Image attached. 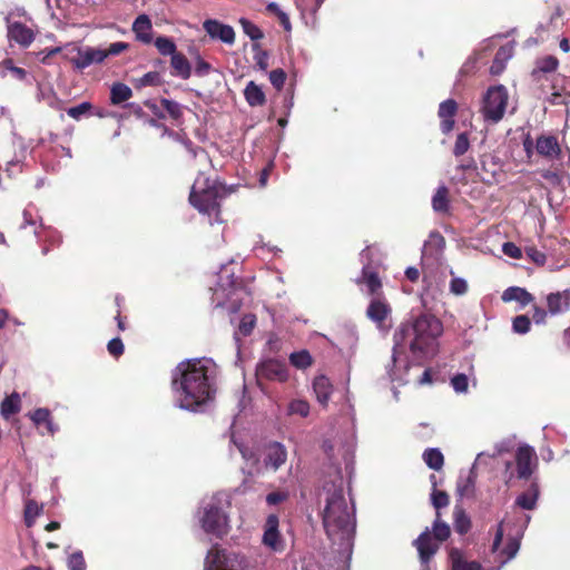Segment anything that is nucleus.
Returning <instances> with one entry per match:
<instances>
[{"label":"nucleus","mask_w":570,"mask_h":570,"mask_svg":"<svg viewBox=\"0 0 570 570\" xmlns=\"http://www.w3.org/2000/svg\"><path fill=\"white\" fill-rule=\"evenodd\" d=\"M65 59H67L75 69L81 71L92 65L102 63L106 60V55L101 48L68 45L66 46Z\"/></svg>","instance_id":"0eeeda50"},{"label":"nucleus","mask_w":570,"mask_h":570,"mask_svg":"<svg viewBox=\"0 0 570 570\" xmlns=\"http://www.w3.org/2000/svg\"><path fill=\"white\" fill-rule=\"evenodd\" d=\"M279 21L283 24L285 30H291L289 18L285 12H279Z\"/></svg>","instance_id":"774afa93"},{"label":"nucleus","mask_w":570,"mask_h":570,"mask_svg":"<svg viewBox=\"0 0 570 570\" xmlns=\"http://www.w3.org/2000/svg\"><path fill=\"white\" fill-rule=\"evenodd\" d=\"M91 109V104L83 101L77 106L67 109V115L72 119L79 120L85 115H88Z\"/></svg>","instance_id":"37998d69"},{"label":"nucleus","mask_w":570,"mask_h":570,"mask_svg":"<svg viewBox=\"0 0 570 570\" xmlns=\"http://www.w3.org/2000/svg\"><path fill=\"white\" fill-rule=\"evenodd\" d=\"M2 68L10 71L17 79L22 80L27 76V71L20 67L13 66L11 59H4L1 63Z\"/></svg>","instance_id":"5fc2aeb1"},{"label":"nucleus","mask_w":570,"mask_h":570,"mask_svg":"<svg viewBox=\"0 0 570 570\" xmlns=\"http://www.w3.org/2000/svg\"><path fill=\"white\" fill-rule=\"evenodd\" d=\"M535 148L538 154L549 159L558 158L561 151L557 138L553 136H540L537 139Z\"/></svg>","instance_id":"aec40b11"},{"label":"nucleus","mask_w":570,"mask_h":570,"mask_svg":"<svg viewBox=\"0 0 570 570\" xmlns=\"http://www.w3.org/2000/svg\"><path fill=\"white\" fill-rule=\"evenodd\" d=\"M278 523V517L276 514H269L264 527L263 543L274 552L284 550V540L279 534Z\"/></svg>","instance_id":"ddd939ff"},{"label":"nucleus","mask_w":570,"mask_h":570,"mask_svg":"<svg viewBox=\"0 0 570 570\" xmlns=\"http://www.w3.org/2000/svg\"><path fill=\"white\" fill-rule=\"evenodd\" d=\"M216 374L212 358L181 361L171 372L174 405L184 411L202 412L214 400Z\"/></svg>","instance_id":"f257e3e1"},{"label":"nucleus","mask_w":570,"mask_h":570,"mask_svg":"<svg viewBox=\"0 0 570 570\" xmlns=\"http://www.w3.org/2000/svg\"><path fill=\"white\" fill-rule=\"evenodd\" d=\"M423 461L430 469L439 471L443 468L444 456L439 449L430 448L423 452Z\"/></svg>","instance_id":"c756f323"},{"label":"nucleus","mask_w":570,"mask_h":570,"mask_svg":"<svg viewBox=\"0 0 570 570\" xmlns=\"http://www.w3.org/2000/svg\"><path fill=\"white\" fill-rule=\"evenodd\" d=\"M517 472L520 479H528L533 472V464H535L537 456L534 449L528 444L519 446L515 455Z\"/></svg>","instance_id":"4468645a"},{"label":"nucleus","mask_w":570,"mask_h":570,"mask_svg":"<svg viewBox=\"0 0 570 570\" xmlns=\"http://www.w3.org/2000/svg\"><path fill=\"white\" fill-rule=\"evenodd\" d=\"M155 46H156L157 50L163 56L171 57L173 55H175L177 52L175 42L168 37H164V36L157 37L155 40Z\"/></svg>","instance_id":"4c0bfd02"},{"label":"nucleus","mask_w":570,"mask_h":570,"mask_svg":"<svg viewBox=\"0 0 570 570\" xmlns=\"http://www.w3.org/2000/svg\"><path fill=\"white\" fill-rule=\"evenodd\" d=\"M127 48H128V43L119 41V42L110 43L109 47L107 49H102V51H105L106 59H107L109 56H117V55L121 53Z\"/></svg>","instance_id":"bf43d9fd"},{"label":"nucleus","mask_w":570,"mask_h":570,"mask_svg":"<svg viewBox=\"0 0 570 570\" xmlns=\"http://www.w3.org/2000/svg\"><path fill=\"white\" fill-rule=\"evenodd\" d=\"M558 65L557 58L548 56L538 61V69L542 72H552L557 69Z\"/></svg>","instance_id":"603ef678"},{"label":"nucleus","mask_w":570,"mask_h":570,"mask_svg":"<svg viewBox=\"0 0 570 570\" xmlns=\"http://www.w3.org/2000/svg\"><path fill=\"white\" fill-rule=\"evenodd\" d=\"M225 498L223 494H216L204 503L203 513L199 517L202 529L217 538H222L228 532L229 520L225 511Z\"/></svg>","instance_id":"20e7f679"},{"label":"nucleus","mask_w":570,"mask_h":570,"mask_svg":"<svg viewBox=\"0 0 570 570\" xmlns=\"http://www.w3.org/2000/svg\"><path fill=\"white\" fill-rule=\"evenodd\" d=\"M433 537L429 529L423 531L414 541L419 551L420 560L422 562L421 570H429V561L439 550L440 543L450 537V527L440 520V513H436V519L432 527Z\"/></svg>","instance_id":"423d86ee"},{"label":"nucleus","mask_w":570,"mask_h":570,"mask_svg":"<svg viewBox=\"0 0 570 570\" xmlns=\"http://www.w3.org/2000/svg\"><path fill=\"white\" fill-rule=\"evenodd\" d=\"M41 512H42V505H39L33 500H28L26 502V507H24V523H26V525L28 528H31L35 524L37 517H39Z\"/></svg>","instance_id":"72a5a7b5"},{"label":"nucleus","mask_w":570,"mask_h":570,"mask_svg":"<svg viewBox=\"0 0 570 570\" xmlns=\"http://www.w3.org/2000/svg\"><path fill=\"white\" fill-rule=\"evenodd\" d=\"M531 321L527 315L514 317L512 328L518 334H527L530 331Z\"/></svg>","instance_id":"a18cd8bd"},{"label":"nucleus","mask_w":570,"mask_h":570,"mask_svg":"<svg viewBox=\"0 0 570 570\" xmlns=\"http://www.w3.org/2000/svg\"><path fill=\"white\" fill-rule=\"evenodd\" d=\"M189 202L200 213L208 214L209 216L215 214L216 222L222 223V220L218 219L219 203L217 188L215 183H212L204 175H199L195 179L191 186Z\"/></svg>","instance_id":"39448f33"},{"label":"nucleus","mask_w":570,"mask_h":570,"mask_svg":"<svg viewBox=\"0 0 570 570\" xmlns=\"http://www.w3.org/2000/svg\"><path fill=\"white\" fill-rule=\"evenodd\" d=\"M513 55V48L512 46H503L501 47L495 57H494V60L490 67V72L492 75H500L504 68H505V63L509 59H511Z\"/></svg>","instance_id":"393cba45"},{"label":"nucleus","mask_w":570,"mask_h":570,"mask_svg":"<svg viewBox=\"0 0 570 570\" xmlns=\"http://www.w3.org/2000/svg\"><path fill=\"white\" fill-rule=\"evenodd\" d=\"M501 298L505 303L518 302L521 308L525 307L527 305L531 304L534 301V297L531 293H529L525 288L519 286L508 287L502 293Z\"/></svg>","instance_id":"6ab92c4d"},{"label":"nucleus","mask_w":570,"mask_h":570,"mask_svg":"<svg viewBox=\"0 0 570 570\" xmlns=\"http://www.w3.org/2000/svg\"><path fill=\"white\" fill-rule=\"evenodd\" d=\"M151 20L147 14L138 16L132 23V31L136 35L137 40L142 43L151 42Z\"/></svg>","instance_id":"412c9836"},{"label":"nucleus","mask_w":570,"mask_h":570,"mask_svg":"<svg viewBox=\"0 0 570 570\" xmlns=\"http://www.w3.org/2000/svg\"><path fill=\"white\" fill-rule=\"evenodd\" d=\"M508 104V91L504 86L490 87L484 97L482 114L487 120L498 122L502 119Z\"/></svg>","instance_id":"6e6552de"},{"label":"nucleus","mask_w":570,"mask_h":570,"mask_svg":"<svg viewBox=\"0 0 570 570\" xmlns=\"http://www.w3.org/2000/svg\"><path fill=\"white\" fill-rule=\"evenodd\" d=\"M525 254H527L528 258L531 259L537 265L541 266V265H544L547 262L546 254L535 247H527Z\"/></svg>","instance_id":"6e6d98bb"},{"label":"nucleus","mask_w":570,"mask_h":570,"mask_svg":"<svg viewBox=\"0 0 570 570\" xmlns=\"http://www.w3.org/2000/svg\"><path fill=\"white\" fill-rule=\"evenodd\" d=\"M432 207L435 212L444 213L448 210L449 200H448V188L442 185L440 186L433 198H432Z\"/></svg>","instance_id":"2f4dec72"},{"label":"nucleus","mask_w":570,"mask_h":570,"mask_svg":"<svg viewBox=\"0 0 570 570\" xmlns=\"http://www.w3.org/2000/svg\"><path fill=\"white\" fill-rule=\"evenodd\" d=\"M132 96V90L125 83L116 82L110 89V101L112 105H119L127 101Z\"/></svg>","instance_id":"c85d7f7f"},{"label":"nucleus","mask_w":570,"mask_h":570,"mask_svg":"<svg viewBox=\"0 0 570 570\" xmlns=\"http://www.w3.org/2000/svg\"><path fill=\"white\" fill-rule=\"evenodd\" d=\"M161 107L169 114L173 119H179L183 115V107L175 100L161 99Z\"/></svg>","instance_id":"79ce46f5"},{"label":"nucleus","mask_w":570,"mask_h":570,"mask_svg":"<svg viewBox=\"0 0 570 570\" xmlns=\"http://www.w3.org/2000/svg\"><path fill=\"white\" fill-rule=\"evenodd\" d=\"M546 303L550 315L561 314L570 307V291L550 293L546 296Z\"/></svg>","instance_id":"a211bd4d"},{"label":"nucleus","mask_w":570,"mask_h":570,"mask_svg":"<svg viewBox=\"0 0 570 570\" xmlns=\"http://www.w3.org/2000/svg\"><path fill=\"white\" fill-rule=\"evenodd\" d=\"M246 101L252 107L263 106L265 104V94L254 81H249L244 90Z\"/></svg>","instance_id":"bb28decb"},{"label":"nucleus","mask_w":570,"mask_h":570,"mask_svg":"<svg viewBox=\"0 0 570 570\" xmlns=\"http://www.w3.org/2000/svg\"><path fill=\"white\" fill-rule=\"evenodd\" d=\"M454 517H455V520H454L455 531L460 534L466 533L471 527V521H470L469 517L460 509H456L454 511Z\"/></svg>","instance_id":"ea45409f"},{"label":"nucleus","mask_w":570,"mask_h":570,"mask_svg":"<svg viewBox=\"0 0 570 570\" xmlns=\"http://www.w3.org/2000/svg\"><path fill=\"white\" fill-rule=\"evenodd\" d=\"M20 397L17 393L6 397L1 403V413L4 417L17 413L19 411Z\"/></svg>","instance_id":"f704fd0d"},{"label":"nucleus","mask_w":570,"mask_h":570,"mask_svg":"<svg viewBox=\"0 0 570 570\" xmlns=\"http://www.w3.org/2000/svg\"><path fill=\"white\" fill-rule=\"evenodd\" d=\"M507 451H509L508 443L501 442L494 446V450L491 453L490 452H480L475 458V461L473 463V469H476V466L479 464H481L484 459H487V458L497 459L500 454H502L503 452H507Z\"/></svg>","instance_id":"58836bf2"},{"label":"nucleus","mask_w":570,"mask_h":570,"mask_svg":"<svg viewBox=\"0 0 570 570\" xmlns=\"http://www.w3.org/2000/svg\"><path fill=\"white\" fill-rule=\"evenodd\" d=\"M242 561L237 554H227L225 550L214 547L206 556L204 570H237Z\"/></svg>","instance_id":"9d476101"},{"label":"nucleus","mask_w":570,"mask_h":570,"mask_svg":"<svg viewBox=\"0 0 570 570\" xmlns=\"http://www.w3.org/2000/svg\"><path fill=\"white\" fill-rule=\"evenodd\" d=\"M107 348L112 356L118 357L124 353V343L119 337H115L109 341Z\"/></svg>","instance_id":"13d9d810"},{"label":"nucleus","mask_w":570,"mask_h":570,"mask_svg":"<svg viewBox=\"0 0 570 570\" xmlns=\"http://www.w3.org/2000/svg\"><path fill=\"white\" fill-rule=\"evenodd\" d=\"M451 386L456 393H466L469 387L468 376L463 373L455 374L451 379Z\"/></svg>","instance_id":"09e8293b"},{"label":"nucleus","mask_w":570,"mask_h":570,"mask_svg":"<svg viewBox=\"0 0 570 570\" xmlns=\"http://www.w3.org/2000/svg\"><path fill=\"white\" fill-rule=\"evenodd\" d=\"M358 284L364 283L367 287V293L376 296V292L381 288L382 284L377 276L376 271L370 265L364 264L362 267V275L356 279Z\"/></svg>","instance_id":"4be33fe9"},{"label":"nucleus","mask_w":570,"mask_h":570,"mask_svg":"<svg viewBox=\"0 0 570 570\" xmlns=\"http://www.w3.org/2000/svg\"><path fill=\"white\" fill-rule=\"evenodd\" d=\"M443 332V325L439 318L431 314H421L412 323L403 324L394 333V347L391 363L386 365V372L392 382L405 383L409 363L401 357L403 342H409V347L416 360L431 357L436 352L438 337Z\"/></svg>","instance_id":"7ed1b4c3"},{"label":"nucleus","mask_w":570,"mask_h":570,"mask_svg":"<svg viewBox=\"0 0 570 570\" xmlns=\"http://www.w3.org/2000/svg\"><path fill=\"white\" fill-rule=\"evenodd\" d=\"M286 80V73L283 69H274L269 72V81L277 89H282Z\"/></svg>","instance_id":"864d4df0"},{"label":"nucleus","mask_w":570,"mask_h":570,"mask_svg":"<svg viewBox=\"0 0 570 570\" xmlns=\"http://www.w3.org/2000/svg\"><path fill=\"white\" fill-rule=\"evenodd\" d=\"M239 23L243 28L244 33L248 36L252 40H259L263 38L262 30L249 20L242 18L239 20Z\"/></svg>","instance_id":"a19ab883"},{"label":"nucleus","mask_w":570,"mask_h":570,"mask_svg":"<svg viewBox=\"0 0 570 570\" xmlns=\"http://www.w3.org/2000/svg\"><path fill=\"white\" fill-rule=\"evenodd\" d=\"M458 111V104L454 99H446L439 106L438 116L441 119V131L449 134L454 127V116Z\"/></svg>","instance_id":"f3484780"},{"label":"nucleus","mask_w":570,"mask_h":570,"mask_svg":"<svg viewBox=\"0 0 570 570\" xmlns=\"http://www.w3.org/2000/svg\"><path fill=\"white\" fill-rule=\"evenodd\" d=\"M256 325V317L253 314H245L239 323L238 331L235 333V340L238 342V334L248 336Z\"/></svg>","instance_id":"e433bc0d"},{"label":"nucleus","mask_w":570,"mask_h":570,"mask_svg":"<svg viewBox=\"0 0 570 570\" xmlns=\"http://www.w3.org/2000/svg\"><path fill=\"white\" fill-rule=\"evenodd\" d=\"M7 36L9 41L22 48H28L36 39L33 29L20 21H10L9 18H7Z\"/></svg>","instance_id":"f8f14e48"},{"label":"nucleus","mask_w":570,"mask_h":570,"mask_svg":"<svg viewBox=\"0 0 570 570\" xmlns=\"http://www.w3.org/2000/svg\"><path fill=\"white\" fill-rule=\"evenodd\" d=\"M538 497H539L538 484L532 483L525 492L521 493L517 498L515 503H517V505H519L520 508H522L524 510H532L537 505Z\"/></svg>","instance_id":"a878e982"},{"label":"nucleus","mask_w":570,"mask_h":570,"mask_svg":"<svg viewBox=\"0 0 570 570\" xmlns=\"http://www.w3.org/2000/svg\"><path fill=\"white\" fill-rule=\"evenodd\" d=\"M287 499V493L285 492H271L266 497V502L269 505H275L277 503H281Z\"/></svg>","instance_id":"e2e57ef3"},{"label":"nucleus","mask_w":570,"mask_h":570,"mask_svg":"<svg viewBox=\"0 0 570 570\" xmlns=\"http://www.w3.org/2000/svg\"><path fill=\"white\" fill-rule=\"evenodd\" d=\"M469 147H470V141H469L468 134L461 132L456 137L454 148H453V154L456 157L462 156L469 150Z\"/></svg>","instance_id":"49530a36"},{"label":"nucleus","mask_w":570,"mask_h":570,"mask_svg":"<svg viewBox=\"0 0 570 570\" xmlns=\"http://www.w3.org/2000/svg\"><path fill=\"white\" fill-rule=\"evenodd\" d=\"M502 250L507 256L512 258H520L522 255L521 249L510 242L503 244Z\"/></svg>","instance_id":"680f3d73"},{"label":"nucleus","mask_w":570,"mask_h":570,"mask_svg":"<svg viewBox=\"0 0 570 570\" xmlns=\"http://www.w3.org/2000/svg\"><path fill=\"white\" fill-rule=\"evenodd\" d=\"M158 81L157 72H147L139 79V86H153Z\"/></svg>","instance_id":"69168bd1"},{"label":"nucleus","mask_w":570,"mask_h":570,"mask_svg":"<svg viewBox=\"0 0 570 570\" xmlns=\"http://www.w3.org/2000/svg\"><path fill=\"white\" fill-rule=\"evenodd\" d=\"M405 275L411 282H415L419 279L420 272L415 267H407L405 271Z\"/></svg>","instance_id":"338daca9"},{"label":"nucleus","mask_w":570,"mask_h":570,"mask_svg":"<svg viewBox=\"0 0 570 570\" xmlns=\"http://www.w3.org/2000/svg\"><path fill=\"white\" fill-rule=\"evenodd\" d=\"M67 566L69 570H86V562L81 551H76L68 557Z\"/></svg>","instance_id":"c03bdc74"},{"label":"nucleus","mask_w":570,"mask_h":570,"mask_svg":"<svg viewBox=\"0 0 570 570\" xmlns=\"http://www.w3.org/2000/svg\"><path fill=\"white\" fill-rule=\"evenodd\" d=\"M392 308L385 297L381 295L373 296L366 308V316L376 327L382 331H387L391 327L389 322L391 318Z\"/></svg>","instance_id":"1a4fd4ad"},{"label":"nucleus","mask_w":570,"mask_h":570,"mask_svg":"<svg viewBox=\"0 0 570 570\" xmlns=\"http://www.w3.org/2000/svg\"><path fill=\"white\" fill-rule=\"evenodd\" d=\"M170 66L173 76L187 80L191 76V66L188 59L180 52H176L170 57Z\"/></svg>","instance_id":"5701e85b"},{"label":"nucleus","mask_w":570,"mask_h":570,"mask_svg":"<svg viewBox=\"0 0 570 570\" xmlns=\"http://www.w3.org/2000/svg\"><path fill=\"white\" fill-rule=\"evenodd\" d=\"M289 362L293 366L299 370H304L312 364V356L311 354L303 350L298 352H294L289 355Z\"/></svg>","instance_id":"c9c22d12"},{"label":"nucleus","mask_w":570,"mask_h":570,"mask_svg":"<svg viewBox=\"0 0 570 570\" xmlns=\"http://www.w3.org/2000/svg\"><path fill=\"white\" fill-rule=\"evenodd\" d=\"M313 391L315 393V396H316L318 403L324 406L327 405L331 394H332V391H333V387H332L330 380L326 376L320 375L314 379Z\"/></svg>","instance_id":"b1692460"},{"label":"nucleus","mask_w":570,"mask_h":570,"mask_svg":"<svg viewBox=\"0 0 570 570\" xmlns=\"http://www.w3.org/2000/svg\"><path fill=\"white\" fill-rule=\"evenodd\" d=\"M533 315L532 320L538 325H543L547 322V316L549 314L548 309H544L538 305L532 306Z\"/></svg>","instance_id":"052dcab7"},{"label":"nucleus","mask_w":570,"mask_h":570,"mask_svg":"<svg viewBox=\"0 0 570 570\" xmlns=\"http://www.w3.org/2000/svg\"><path fill=\"white\" fill-rule=\"evenodd\" d=\"M256 374L258 379L277 382H285L288 379L286 364L272 358L259 363L256 367Z\"/></svg>","instance_id":"9b49d317"},{"label":"nucleus","mask_w":570,"mask_h":570,"mask_svg":"<svg viewBox=\"0 0 570 570\" xmlns=\"http://www.w3.org/2000/svg\"><path fill=\"white\" fill-rule=\"evenodd\" d=\"M450 292L456 296L464 295L468 292V283L462 277H453L450 282Z\"/></svg>","instance_id":"8fccbe9b"},{"label":"nucleus","mask_w":570,"mask_h":570,"mask_svg":"<svg viewBox=\"0 0 570 570\" xmlns=\"http://www.w3.org/2000/svg\"><path fill=\"white\" fill-rule=\"evenodd\" d=\"M324 509L322 512L323 527L332 543V550L346 566L353 553L355 534V512L343 491V478L337 474L334 480L323 487Z\"/></svg>","instance_id":"f03ea898"},{"label":"nucleus","mask_w":570,"mask_h":570,"mask_svg":"<svg viewBox=\"0 0 570 570\" xmlns=\"http://www.w3.org/2000/svg\"><path fill=\"white\" fill-rule=\"evenodd\" d=\"M309 403L303 399L292 400L287 405L288 415H298L301 417H306L309 414Z\"/></svg>","instance_id":"473e14b6"},{"label":"nucleus","mask_w":570,"mask_h":570,"mask_svg":"<svg viewBox=\"0 0 570 570\" xmlns=\"http://www.w3.org/2000/svg\"><path fill=\"white\" fill-rule=\"evenodd\" d=\"M30 419L37 426L43 425L47 433L53 434L57 431V426L53 424L48 409H37L30 415Z\"/></svg>","instance_id":"cd10ccee"},{"label":"nucleus","mask_w":570,"mask_h":570,"mask_svg":"<svg viewBox=\"0 0 570 570\" xmlns=\"http://www.w3.org/2000/svg\"><path fill=\"white\" fill-rule=\"evenodd\" d=\"M204 30L212 39H218L227 45L235 42V31L228 26L215 19H207L203 23Z\"/></svg>","instance_id":"2eb2a0df"},{"label":"nucleus","mask_w":570,"mask_h":570,"mask_svg":"<svg viewBox=\"0 0 570 570\" xmlns=\"http://www.w3.org/2000/svg\"><path fill=\"white\" fill-rule=\"evenodd\" d=\"M212 70V66L206 62L200 56L196 57L195 61V75L198 77L207 76Z\"/></svg>","instance_id":"4d7b16f0"},{"label":"nucleus","mask_w":570,"mask_h":570,"mask_svg":"<svg viewBox=\"0 0 570 570\" xmlns=\"http://www.w3.org/2000/svg\"><path fill=\"white\" fill-rule=\"evenodd\" d=\"M476 469L471 468L469 475L465 480H459L456 491L460 497H472L475 489Z\"/></svg>","instance_id":"7c9ffc66"},{"label":"nucleus","mask_w":570,"mask_h":570,"mask_svg":"<svg viewBox=\"0 0 570 570\" xmlns=\"http://www.w3.org/2000/svg\"><path fill=\"white\" fill-rule=\"evenodd\" d=\"M252 49L255 52L254 60H255L256 65L258 66V68L261 70H266L268 68V55H267V52L262 50L261 46L258 43H254L252 46Z\"/></svg>","instance_id":"de8ad7c7"},{"label":"nucleus","mask_w":570,"mask_h":570,"mask_svg":"<svg viewBox=\"0 0 570 570\" xmlns=\"http://www.w3.org/2000/svg\"><path fill=\"white\" fill-rule=\"evenodd\" d=\"M431 501H432L433 507L436 510H439L449 504V495L444 491H438L436 489H434L431 494Z\"/></svg>","instance_id":"3c124183"},{"label":"nucleus","mask_w":570,"mask_h":570,"mask_svg":"<svg viewBox=\"0 0 570 570\" xmlns=\"http://www.w3.org/2000/svg\"><path fill=\"white\" fill-rule=\"evenodd\" d=\"M287 460V450L279 442H272L266 445L264 465L266 469L277 471Z\"/></svg>","instance_id":"dca6fc26"},{"label":"nucleus","mask_w":570,"mask_h":570,"mask_svg":"<svg viewBox=\"0 0 570 570\" xmlns=\"http://www.w3.org/2000/svg\"><path fill=\"white\" fill-rule=\"evenodd\" d=\"M23 224L21 225V228H26L27 226L36 227L37 225V217L32 214V212L29 208H26L23 210Z\"/></svg>","instance_id":"0e129e2a"}]
</instances>
